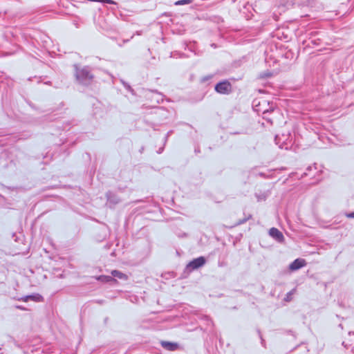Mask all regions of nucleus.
Segmentation results:
<instances>
[{
	"mask_svg": "<svg viewBox=\"0 0 354 354\" xmlns=\"http://www.w3.org/2000/svg\"><path fill=\"white\" fill-rule=\"evenodd\" d=\"M162 346L169 350H174L176 348V346L167 342L162 343Z\"/></svg>",
	"mask_w": 354,
	"mask_h": 354,
	"instance_id": "8",
	"label": "nucleus"
},
{
	"mask_svg": "<svg viewBox=\"0 0 354 354\" xmlns=\"http://www.w3.org/2000/svg\"><path fill=\"white\" fill-rule=\"evenodd\" d=\"M348 216V217H351V218H354V212L350 214Z\"/></svg>",
	"mask_w": 354,
	"mask_h": 354,
	"instance_id": "11",
	"label": "nucleus"
},
{
	"mask_svg": "<svg viewBox=\"0 0 354 354\" xmlns=\"http://www.w3.org/2000/svg\"><path fill=\"white\" fill-rule=\"evenodd\" d=\"M216 91L220 93H226L231 89L230 83L223 82L218 84L215 87Z\"/></svg>",
	"mask_w": 354,
	"mask_h": 354,
	"instance_id": "2",
	"label": "nucleus"
},
{
	"mask_svg": "<svg viewBox=\"0 0 354 354\" xmlns=\"http://www.w3.org/2000/svg\"><path fill=\"white\" fill-rule=\"evenodd\" d=\"M112 276L114 277H118L121 279H126L127 277L125 274H122V272L118 271V270H113L112 272Z\"/></svg>",
	"mask_w": 354,
	"mask_h": 354,
	"instance_id": "6",
	"label": "nucleus"
},
{
	"mask_svg": "<svg viewBox=\"0 0 354 354\" xmlns=\"http://www.w3.org/2000/svg\"><path fill=\"white\" fill-rule=\"evenodd\" d=\"M41 297L39 295L28 296V297H26L25 301H27L28 299H31L36 301H41Z\"/></svg>",
	"mask_w": 354,
	"mask_h": 354,
	"instance_id": "7",
	"label": "nucleus"
},
{
	"mask_svg": "<svg viewBox=\"0 0 354 354\" xmlns=\"http://www.w3.org/2000/svg\"><path fill=\"white\" fill-rule=\"evenodd\" d=\"M76 76L77 78L82 82L86 80H90L92 77L91 75H90L89 72L86 68L77 71Z\"/></svg>",
	"mask_w": 354,
	"mask_h": 354,
	"instance_id": "1",
	"label": "nucleus"
},
{
	"mask_svg": "<svg viewBox=\"0 0 354 354\" xmlns=\"http://www.w3.org/2000/svg\"><path fill=\"white\" fill-rule=\"evenodd\" d=\"M270 235L279 242L283 241V236L282 233L276 228H271L270 230Z\"/></svg>",
	"mask_w": 354,
	"mask_h": 354,
	"instance_id": "5",
	"label": "nucleus"
},
{
	"mask_svg": "<svg viewBox=\"0 0 354 354\" xmlns=\"http://www.w3.org/2000/svg\"><path fill=\"white\" fill-rule=\"evenodd\" d=\"M205 259L203 257L197 258L191 261L187 266L188 268L196 269L205 263Z\"/></svg>",
	"mask_w": 354,
	"mask_h": 354,
	"instance_id": "4",
	"label": "nucleus"
},
{
	"mask_svg": "<svg viewBox=\"0 0 354 354\" xmlns=\"http://www.w3.org/2000/svg\"><path fill=\"white\" fill-rule=\"evenodd\" d=\"M100 279L103 281H106V282H108V281H110L112 280V277H109V276H102L100 277Z\"/></svg>",
	"mask_w": 354,
	"mask_h": 354,
	"instance_id": "10",
	"label": "nucleus"
},
{
	"mask_svg": "<svg viewBox=\"0 0 354 354\" xmlns=\"http://www.w3.org/2000/svg\"><path fill=\"white\" fill-rule=\"evenodd\" d=\"M192 0H180L176 2V5H185L192 3Z\"/></svg>",
	"mask_w": 354,
	"mask_h": 354,
	"instance_id": "9",
	"label": "nucleus"
},
{
	"mask_svg": "<svg viewBox=\"0 0 354 354\" xmlns=\"http://www.w3.org/2000/svg\"><path fill=\"white\" fill-rule=\"evenodd\" d=\"M305 265L306 261L304 259H297L290 265V269L292 270H296L304 267Z\"/></svg>",
	"mask_w": 354,
	"mask_h": 354,
	"instance_id": "3",
	"label": "nucleus"
}]
</instances>
